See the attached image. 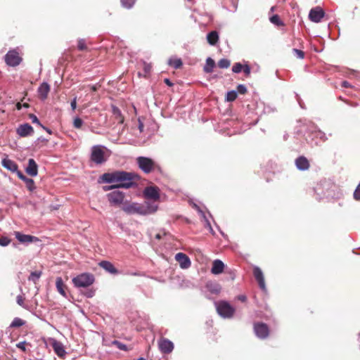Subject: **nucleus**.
Segmentation results:
<instances>
[{"label": "nucleus", "instance_id": "nucleus-55", "mask_svg": "<svg viewBox=\"0 0 360 360\" xmlns=\"http://www.w3.org/2000/svg\"><path fill=\"white\" fill-rule=\"evenodd\" d=\"M139 129L140 131V132H142L143 131V128H144V125H143V123L141 121L140 119H139Z\"/></svg>", "mask_w": 360, "mask_h": 360}, {"label": "nucleus", "instance_id": "nucleus-36", "mask_svg": "<svg viewBox=\"0 0 360 360\" xmlns=\"http://www.w3.org/2000/svg\"><path fill=\"white\" fill-rule=\"evenodd\" d=\"M136 0H120L122 7L129 9L133 7Z\"/></svg>", "mask_w": 360, "mask_h": 360}, {"label": "nucleus", "instance_id": "nucleus-31", "mask_svg": "<svg viewBox=\"0 0 360 360\" xmlns=\"http://www.w3.org/2000/svg\"><path fill=\"white\" fill-rule=\"evenodd\" d=\"M25 323V321L22 320L20 318L15 317L10 324L9 328H20L24 326Z\"/></svg>", "mask_w": 360, "mask_h": 360}, {"label": "nucleus", "instance_id": "nucleus-20", "mask_svg": "<svg viewBox=\"0 0 360 360\" xmlns=\"http://www.w3.org/2000/svg\"><path fill=\"white\" fill-rule=\"evenodd\" d=\"M25 172L31 176H36L38 174V166L34 159H29Z\"/></svg>", "mask_w": 360, "mask_h": 360}, {"label": "nucleus", "instance_id": "nucleus-7", "mask_svg": "<svg viewBox=\"0 0 360 360\" xmlns=\"http://www.w3.org/2000/svg\"><path fill=\"white\" fill-rule=\"evenodd\" d=\"M309 137L311 140H315V143L318 144L320 141H325L327 140L326 134L319 129L316 126L311 123L309 127Z\"/></svg>", "mask_w": 360, "mask_h": 360}, {"label": "nucleus", "instance_id": "nucleus-17", "mask_svg": "<svg viewBox=\"0 0 360 360\" xmlns=\"http://www.w3.org/2000/svg\"><path fill=\"white\" fill-rule=\"evenodd\" d=\"M175 259L179 262L181 269H188L191 266V260L189 257L184 253H177L175 255Z\"/></svg>", "mask_w": 360, "mask_h": 360}, {"label": "nucleus", "instance_id": "nucleus-59", "mask_svg": "<svg viewBox=\"0 0 360 360\" xmlns=\"http://www.w3.org/2000/svg\"><path fill=\"white\" fill-rule=\"evenodd\" d=\"M193 207H195L200 213H201L203 217L205 218V214L203 213V212L200 210V208L199 207V206H198L196 204H193Z\"/></svg>", "mask_w": 360, "mask_h": 360}, {"label": "nucleus", "instance_id": "nucleus-28", "mask_svg": "<svg viewBox=\"0 0 360 360\" xmlns=\"http://www.w3.org/2000/svg\"><path fill=\"white\" fill-rule=\"evenodd\" d=\"M112 111L117 122L119 124H122L124 122V117L122 116L121 110L117 107L112 106Z\"/></svg>", "mask_w": 360, "mask_h": 360}, {"label": "nucleus", "instance_id": "nucleus-44", "mask_svg": "<svg viewBox=\"0 0 360 360\" xmlns=\"http://www.w3.org/2000/svg\"><path fill=\"white\" fill-rule=\"evenodd\" d=\"M11 243V240L6 236H2L0 238V245L6 247Z\"/></svg>", "mask_w": 360, "mask_h": 360}, {"label": "nucleus", "instance_id": "nucleus-56", "mask_svg": "<svg viewBox=\"0 0 360 360\" xmlns=\"http://www.w3.org/2000/svg\"><path fill=\"white\" fill-rule=\"evenodd\" d=\"M128 275H130V276H143V274L139 271H134V272H128L127 273Z\"/></svg>", "mask_w": 360, "mask_h": 360}, {"label": "nucleus", "instance_id": "nucleus-9", "mask_svg": "<svg viewBox=\"0 0 360 360\" xmlns=\"http://www.w3.org/2000/svg\"><path fill=\"white\" fill-rule=\"evenodd\" d=\"M4 58L6 65L11 67H15L22 61L18 52L15 49L8 51L5 55Z\"/></svg>", "mask_w": 360, "mask_h": 360}, {"label": "nucleus", "instance_id": "nucleus-45", "mask_svg": "<svg viewBox=\"0 0 360 360\" xmlns=\"http://www.w3.org/2000/svg\"><path fill=\"white\" fill-rule=\"evenodd\" d=\"M29 117L32 123L37 124L39 127H41L43 125L35 115L30 114Z\"/></svg>", "mask_w": 360, "mask_h": 360}, {"label": "nucleus", "instance_id": "nucleus-12", "mask_svg": "<svg viewBox=\"0 0 360 360\" xmlns=\"http://www.w3.org/2000/svg\"><path fill=\"white\" fill-rule=\"evenodd\" d=\"M158 347L162 354H169L174 349V344L169 340L162 338L158 341Z\"/></svg>", "mask_w": 360, "mask_h": 360}, {"label": "nucleus", "instance_id": "nucleus-50", "mask_svg": "<svg viewBox=\"0 0 360 360\" xmlns=\"http://www.w3.org/2000/svg\"><path fill=\"white\" fill-rule=\"evenodd\" d=\"M84 294L87 297H92L95 295V290L93 289H89Z\"/></svg>", "mask_w": 360, "mask_h": 360}, {"label": "nucleus", "instance_id": "nucleus-57", "mask_svg": "<svg viewBox=\"0 0 360 360\" xmlns=\"http://www.w3.org/2000/svg\"><path fill=\"white\" fill-rule=\"evenodd\" d=\"M341 86L342 87H345V88H348V87L351 86L350 84L347 81H343L342 82V85Z\"/></svg>", "mask_w": 360, "mask_h": 360}, {"label": "nucleus", "instance_id": "nucleus-8", "mask_svg": "<svg viewBox=\"0 0 360 360\" xmlns=\"http://www.w3.org/2000/svg\"><path fill=\"white\" fill-rule=\"evenodd\" d=\"M139 167L145 173L148 174L154 169L155 162L149 158L139 157L137 158Z\"/></svg>", "mask_w": 360, "mask_h": 360}, {"label": "nucleus", "instance_id": "nucleus-29", "mask_svg": "<svg viewBox=\"0 0 360 360\" xmlns=\"http://www.w3.org/2000/svg\"><path fill=\"white\" fill-rule=\"evenodd\" d=\"M56 286L60 294H61L63 296H65V291L64 289L65 285L63 283V279L60 277L56 278Z\"/></svg>", "mask_w": 360, "mask_h": 360}, {"label": "nucleus", "instance_id": "nucleus-40", "mask_svg": "<svg viewBox=\"0 0 360 360\" xmlns=\"http://www.w3.org/2000/svg\"><path fill=\"white\" fill-rule=\"evenodd\" d=\"M292 53L294 55L299 59H303L304 58L305 53L304 51L297 49H293Z\"/></svg>", "mask_w": 360, "mask_h": 360}, {"label": "nucleus", "instance_id": "nucleus-14", "mask_svg": "<svg viewBox=\"0 0 360 360\" xmlns=\"http://www.w3.org/2000/svg\"><path fill=\"white\" fill-rule=\"evenodd\" d=\"M146 198L158 200L160 198V189L157 186H148L143 191Z\"/></svg>", "mask_w": 360, "mask_h": 360}, {"label": "nucleus", "instance_id": "nucleus-47", "mask_svg": "<svg viewBox=\"0 0 360 360\" xmlns=\"http://www.w3.org/2000/svg\"><path fill=\"white\" fill-rule=\"evenodd\" d=\"M237 93L245 94L247 92V88L244 84H239L237 86Z\"/></svg>", "mask_w": 360, "mask_h": 360}, {"label": "nucleus", "instance_id": "nucleus-13", "mask_svg": "<svg viewBox=\"0 0 360 360\" xmlns=\"http://www.w3.org/2000/svg\"><path fill=\"white\" fill-rule=\"evenodd\" d=\"M14 235L15 238L22 244L27 245L39 241V238L37 237L31 235H26L19 231H15Z\"/></svg>", "mask_w": 360, "mask_h": 360}, {"label": "nucleus", "instance_id": "nucleus-33", "mask_svg": "<svg viewBox=\"0 0 360 360\" xmlns=\"http://www.w3.org/2000/svg\"><path fill=\"white\" fill-rule=\"evenodd\" d=\"M209 290L214 294H218L221 292V286L217 283H211L207 285Z\"/></svg>", "mask_w": 360, "mask_h": 360}, {"label": "nucleus", "instance_id": "nucleus-16", "mask_svg": "<svg viewBox=\"0 0 360 360\" xmlns=\"http://www.w3.org/2000/svg\"><path fill=\"white\" fill-rule=\"evenodd\" d=\"M253 274L256 279V281L258 283V285L259 288L265 291L266 290V285H265V281H264V277L262 271L261 269L258 266H255L253 269Z\"/></svg>", "mask_w": 360, "mask_h": 360}, {"label": "nucleus", "instance_id": "nucleus-23", "mask_svg": "<svg viewBox=\"0 0 360 360\" xmlns=\"http://www.w3.org/2000/svg\"><path fill=\"white\" fill-rule=\"evenodd\" d=\"M52 347L55 353L60 357H63L65 355L66 352L64 349L63 344L56 340H53L52 342Z\"/></svg>", "mask_w": 360, "mask_h": 360}, {"label": "nucleus", "instance_id": "nucleus-42", "mask_svg": "<svg viewBox=\"0 0 360 360\" xmlns=\"http://www.w3.org/2000/svg\"><path fill=\"white\" fill-rule=\"evenodd\" d=\"M112 344L114 345H115L120 350H122V351H127V347L126 345L117 341V340H114L112 342Z\"/></svg>", "mask_w": 360, "mask_h": 360}, {"label": "nucleus", "instance_id": "nucleus-6", "mask_svg": "<svg viewBox=\"0 0 360 360\" xmlns=\"http://www.w3.org/2000/svg\"><path fill=\"white\" fill-rule=\"evenodd\" d=\"M108 200L112 206L119 207L123 204L125 195L124 193L120 191H114L106 195Z\"/></svg>", "mask_w": 360, "mask_h": 360}, {"label": "nucleus", "instance_id": "nucleus-60", "mask_svg": "<svg viewBox=\"0 0 360 360\" xmlns=\"http://www.w3.org/2000/svg\"><path fill=\"white\" fill-rule=\"evenodd\" d=\"M238 299L241 302H245L247 300V297L245 295H241L238 297Z\"/></svg>", "mask_w": 360, "mask_h": 360}, {"label": "nucleus", "instance_id": "nucleus-34", "mask_svg": "<svg viewBox=\"0 0 360 360\" xmlns=\"http://www.w3.org/2000/svg\"><path fill=\"white\" fill-rule=\"evenodd\" d=\"M41 275V271H32L30 274V275L28 278V280L33 281L34 283H36L39 281Z\"/></svg>", "mask_w": 360, "mask_h": 360}, {"label": "nucleus", "instance_id": "nucleus-2", "mask_svg": "<svg viewBox=\"0 0 360 360\" xmlns=\"http://www.w3.org/2000/svg\"><path fill=\"white\" fill-rule=\"evenodd\" d=\"M122 210L127 214L148 215L155 213L158 205L148 202H146L144 205L137 202L124 203Z\"/></svg>", "mask_w": 360, "mask_h": 360}, {"label": "nucleus", "instance_id": "nucleus-5", "mask_svg": "<svg viewBox=\"0 0 360 360\" xmlns=\"http://www.w3.org/2000/svg\"><path fill=\"white\" fill-rule=\"evenodd\" d=\"M217 313L223 318H231L235 312V308L226 301H219L215 303Z\"/></svg>", "mask_w": 360, "mask_h": 360}, {"label": "nucleus", "instance_id": "nucleus-51", "mask_svg": "<svg viewBox=\"0 0 360 360\" xmlns=\"http://www.w3.org/2000/svg\"><path fill=\"white\" fill-rule=\"evenodd\" d=\"M295 97H296V100H297V103H299V105L302 108L304 109L305 108L304 103L302 101V100L301 99L300 96L297 94H296Z\"/></svg>", "mask_w": 360, "mask_h": 360}, {"label": "nucleus", "instance_id": "nucleus-11", "mask_svg": "<svg viewBox=\"0 0 360 360\" xmlns=\"http://www.w3.org/2000/svg\"><path fill=\"white\" fill-rule=\"evenodd\" d=\"M254 331L255 335L261 339L268 337L269 330L266 324L264 323H256L254 324Z\"/></svg>", "mask_w": 360, "mask_h": 360}, {"label": "nucleus", "instance_id": "nucleus-35", "mask_svg": "<svg viewBox=\"0 0 360 360\" xmlns=\"http://www.w3.org/2000/svg\"><path fill=\"white\" fill-rule=\"evenodd\" d=\"M238 94L236 91H230L226 94V99L227 101L232 102L236 99Z\"/></svg>", "mask_w": 360, "mask_h": 360}, {"label": "nucleus", "instance_id": "nucleus-38", "mask_svg": "<svg viewBox=\"0 0 360 360\" xmlns=\"http://www.w3.org/2000/svg\"><path fill=\"white\" fill-rule=\"evenodd\" d=\"M231 65V62L229 60L226 59V58H222L221 60H219V61L218 62V66L219 68H228Z\"/></svg>", "mask_w": 360, "mask_h": 360}, {"label": "nucleus", "instance_id": "nucleus-53", "mask_svg": "<svg viewBox=\"0 0 360 360\" xmlns=\"http://www.w3.org/2000/svg\"><path fill=\"white\" fill-rule=\"evenodd\" d=\"M143 70L146 75L149 74L151 71V65L150 64L144 63Z\"/></svg>", "mask_w": 360, "mask_h": 360}, {"label": "nucleus", "instance_id": "nucleus-64", "mask_svg": "<svg viewBox=\"0 0 360 360\" xmlns=\"http://www.w3.org/2000/svg\"><path fill=\"white\" fill-rule=\"evenodd\" d=\"M91 88L93 91H96L97 90V86L96 85L92 86Z\"/></svg>", "mask_w": 360, "mask_h": 360}, {"label": "nucleus", "instance_id": "nucleus-19", "mask_svg": "<svg viewBox=\"0 0 360 360\" xmlns=\"http://www.w3.org/2000/svg\"><path fill=\"white\" fill-rule=\"evenodd\" d=\"M1 164L4 168L12 172H15L17 174L18 172H21L20 170H18V165L12 160L8 158H4L1 161Z\"/></svg>", "mask_w": 360, "mask_h": 360}, {"label": "nucleus", "instance_id": "nucleus-43", "mask_svg": "<svg viewBox=\"0 0 360 360\" xmlns=\"http://www.w3.org/2000/svg\"><path fill=\"white\" fill-rule=\"evenodd\" d=\"M243 65L240 63H236L232 67V71L234 73H239L242 71Z\"/></svg>", "mask_w": 360, "mask_h": 360}, {"label": "nucleus", "instance_id": "nucleus-63", "mask_svg": "<svg viewBox=\"0 0 360 360\" xmlns=\"http://www.w3.org/2000/svg\"><path fill=\"white\" fill-rule=\"evenodd\" d=\"M16 108H17L18 110H20V109L22 108V105H21V103H18L16 104Z\"/></svg>", "mask_w": 360, "mask_h": 360}, {"label": "nucleus", "instance_id": "nucleus-61", "mask_svg": "<svg viewBox=\"0 0 360 360\" xmlns=\"http://www.w3.org/2000/svg\"><path fill=\"white\" fill-rule=\"evenodd\" d=\"M43 129H44L47 133H49V134H52V131L48 128V127H46L45 126L42 125L41 127Z\"/></svg>", "mask_w": 360, "mask_h": 360}, {"label": "nucleus", "instance_id": "nucleus-1", "mask_svg": "<svg viewBox=\"0 0 360 360\" xmlns=\"http://www.w3.org/2000/svg\"><path fill=\"white\" fill-rule=\"evenodd\" d=\"M101 179L103 183L116 184L105 186L103 187L105 191L115 188H130L136 185V181L140 179L139 174L134 172H128L122 170H117L112 172L104 173Z\"/></svg>", "mask_w": 360, "mask_h": 360}, {"label": "nucleus", "instance_id": "nucleus-37", "mask_svg": "<svg viewBox=\"0 0 360 360\" xmlns=\"http://www.w3.org/2000/svg\"><path fill=\"white\" fill-rule=\"evenodd\" d=\"M49 142V139H45L42 136L39 137L37 141H35V146L41 148L44 146H46L47 143Z\"/></svg>", "mask_w": 360, "mask_h": 360}, {"label": "nucleus", "instance_id": "nucleus-46", "mask_svg": "<svg viewBox=\"0 0 360 360\" xmlns=\"http://www.w3.org/2000/svg\"><path fill=\"white\" fill-rule=\"evenodd\" d=\"M25 298L22 295H18L16 297V302L20 307L27 309V307L24 304Z\"/></svg>", "mask_w": 360, "mask_h": 360}, {"label": "nucleus", "instance_id": "nucleus-25", "mask_svg": "<svg viewBox=\"0 0 360 360\" xmlns=\"http://www.w3.org/2000/svg\"><path fill=\"white\" fill-rule=\"evenodd\" d=\"M99 266L105 269L106 271L112 274H118V270L114 266V265L108 262V261H101L99 263Z\"/></svg>", "mask_w": 360, "mask_h": 360}, {"label": "nucleus", "instance_id": "nucleus-24", "mask_svg": "<svg viewBox=\"0 0 360 360\" xmlns=\"http://www.w3.org/2000/svg\"><path fill=\"white\" fill-rule=\"evenodd\" d=\"M224 269V264L219 259H215L213 262L211 272L213 274L217 275L223 272Z\"/></svg>", "mask_w": 360, "mask_h": 360}, {"label": "nucleus", "instance_id": "nucleus-26", "mask_svg": "<svg viewBox=\"0 0 360 360\" xmlns=\"http://www.w3.org/2000/svg\"><path fill=\"white\" fill-rule=\"evenodd\" d=\"M207 39L210 45H215L219 40V34L216 31H212L207 35Z\"/></svg>", "mask_w": 360, "mask_h": 360}, {"label": "nucleus", "instance_id": "nucleus-4", "mask_svg": "<svg viewBox=\"0 0 360 360\" xmlns=\"http://www.w3.org/2000/svg\"><path fill=\"white\" fill-rule=\"evenodd\" d=\"M104 148L101 145L94 146L91 148L90 160L96 165L104 163L107 160Z\"/></svg>", "mask_w": 360, "mask_h": 360}, {"label": "nucleus", "instance_id": "nucleus-52", "mask_svg": "<svg viewBox=\"0 0 360 360\" xmlns=\"http://www.w3.org/2000/svg\"><path fill=\"white\" fill-rule=\"evenodd\" d=\"M16 347L21 349L22 352H25L26 351V348H25V342L23 341V342H18L17 345H16Z\"/></svg>", "mask_w": 360, "mask_h": 360}, {"label": "nucleus", "instance_id": "nucleus-49", "mask_svg": "<svg viewBox=\"0 0 360 360\" xmlns=\"http://www.w3.org/2000/svg\"><path fill=\"white\" fill-rule=\"evenodd\" d=\"M242 70L243 71L245 76L248 77L250 75L251 68L248 65H244Z\"/></svg>", "mask_w": 360, "mask_h": 360}, {"label": "nucleus", "instance_id": "nucleus-15", "mask_svg": "<svg viewBox=\"0 0 360 360\" xmlns=\"http://www.w3.org/2000/svg\"><path fill=\"white\" fill-rule=\"evenodd\" d=\"M16 132L20 137H26L34 134V129L30 124L26 123L20 124L17 128Z\"/></svg>", "mask_w": 360, "mask_h": 360}, {"label": "nucleus", "instance_id": "nucleus-22", "mask_svg": "<svg viewBox=\"0 0 360 360\" xmlns=\"http://www.w3.org/2000/svg\"><path fill=\"white\" fill-rule=\"evenodd\" d=\"M18 177L25 183L29 191H33L35 189L34 181L32 179L27 177L22 172H18Z\"/></svg>", "mask_w": 360, "mask_h": 360}, {"label": "nucleus", "instance_id": "nucleus-48", "mask_svg": "<svg viewBox=\"0 0 360 360\" xmlns=\"http://www.w3.org/2000/svg\"><path fill=\"white\" fill-rule=\"evenodd\" d=\"M354 198L356 200H360V183L356 188L354 192Z\"/></svg>", "mask_w": 360, "mask_h": 360}, {"label": "nucleus", "instance_id": "nucleus-30", "mask_svg": "<svg viewBox=\"0 0 360 360\" xmlns=\"http://www.w3.org/2000/svg\"><path fill=\"white\" fill-rule=\"evenodd\" d=\"M270 22L276 26H284L285 23L283 20H281L278 15L275 14L269 18Z\"/></svg>", "mask_w": 360, "mask_h": 360}, {"label": "nucleus", "instance_id": "nucleus-3", "mask_svg": "<svg viewBox=\"0 0 360 360\" xmlns=\"http://www.w3.org/2000/svg\"><path fill=\"white\" fill-rule=\"evenodd\" d=\"M72 283L76 288H87L94 282V276L91 274H81L72 278Z\"/></svg>", "mask_w": 360, "mask_h": 360}, {"label": "nucleus", "instance_id": "nucleus-21", "mask_svg": "<svg viewBox=\"0 0 360 360\" xmlns=\"http://www.w3.org/2000/svg\"><path fill=\"white\" fill-rule=\"evenodd\" d=\"M49 91L50 86L47 82L41 83L37 89L39 96L42 101L47 98Z\"/></svg>", "mask_w": 360, "mask_h": 360}, {"label": "nucleus", "instance_id": "nucleus-18", "mask_svg": "<svg viewBox=\"0 0 360 360\" xmlns=\"http://www.w3.org/2000/svg\"><path fill=\"white\" fill-rule=\"evenodd\" d=\"M296 167L300 171H306L309 169L310 164L307 158L304 156H300L295 161Z\"/></svg>", "mask_w": 360, "mask_h": 360}, {"label": "nucleus", "instance_id": "nucleus-54", "mask_svg": "<svg viewBox=\"0 0 360 360\" xmlns=\"http://www.w3.org/2000/svg\"><path fill=\"white\" fill-rule=\"evenodd\" d=\"M70 105H71V108H72V109L73 110L76 109V108H77V101H76V98H75L71 101Z\"/></svg>", "mask_w": 360, "mask_h": 360}, {"label": "nucleus", "instance_id": "nucleus-27", "mask_svg": "<svg viewBox=\"0 0 360 360\" xmlns=\"http://www.w3.org/2000/svg\"><path fill=\"white\" fill-rule=\"evenodd\" d=\"M215 67V62L211 58H207L206 60V64L204 66L203 70L206 73H211L213 72V69Z\"/></svg>", "mask_w": 360, "mask_h": 360}, {"label": "nucleus", "instance_id": "nucleus-10", "mask_svg": "<svg viewBox=\"0 0 360 360\" xmlns=\"http://www.w3.org/2000/svg\"><path fill=\"white\" fill-rule=\"evenodd\" d=\"M325 15V12L320 6H316L311 8L309 13V18L311 22H320Z\"/></svg>", "mask_w": 360, "mask_h": 360}, {"label": "nucleus", "instance_id": "nucleus-58", "mask_svg": "<svg viewBox=\"0 0 360 360\" xmlns=\"http://www.w3.org/2000/svg\"><path fill=\"white\" fill-rule=\"evenodd\" d=\"M165 83L168 85L169 86H172L173 85V83L169 80L168 78H165L164 79Z\"/></svg>", "mask_w": 360, "mask_h": 360}, {"label": "nucleus", "instance_id": "nucleus-32", "mask_svg": "<svg viewBox=\"0 0 360 360\" xmlns=\"http://www.w3.org/2000/svg\"><path fill=\"white\" fill-rule=\"evenodd\" d=\"M168 64L175 69L180 68L183 65L182 60L180 58H170Z\"/></svg>", "mask_w": 360, "mask_h": 360}, {"label": "nucleus", "instance_id": "nucleus-39", "mask_svg": "<svg viewBox=\"0 0 360 360\" xmlns=\"http://www.w3.org/2000/svg\"><path fill=\"white\" fill-rule=\"evenodd\" d=\"M83 123V120L81 118L77 117L74 119L73 126L76 129H80L82 127Z\"/></svg>", "mask_w": 360, "mask_h": 360}, {"label": "nucleus", "instance_id": "nucleus-62", "mask_svg": "<svg viewBox=\"0 0 360 360\" xmlns=\"http://www.w3.org/2000/svg\"><path fill=\"white\" fill-rule=\"evenodd\" d=\"M206 222H207V226L210 229V231L213 233V229H212V228L211 226V224H210V221L207 219H206Z\"/></svg>", "mask_w": 360, "mask_h": 360}, {"label": "nucleus", "instance_id": "nucleus-41", "mask_svg": "<svg viewBox=\"0 0 360 360\" xmlns=\"http://www.w3.org/2000/svg\"><path fill=\"white\" fill-rule=\"evenodd\" d=\"M77 49L79 51H84V50L87 49V46L86 45V41L84 39H79L78 44H77Z\"/></svg>", "mask_w": 360, "mask_h": 360}]
</instances>
